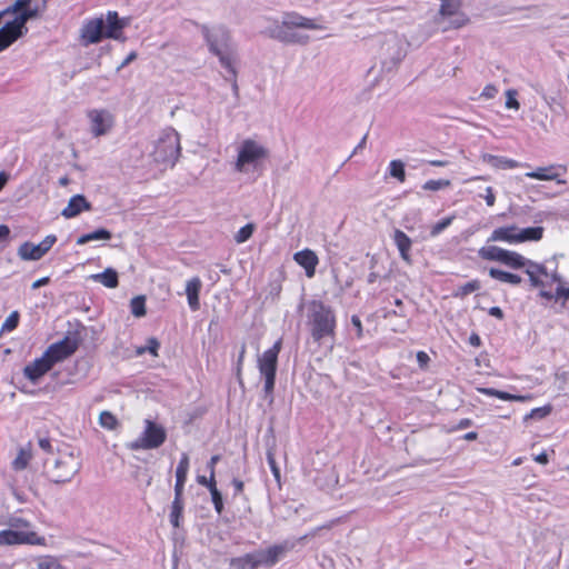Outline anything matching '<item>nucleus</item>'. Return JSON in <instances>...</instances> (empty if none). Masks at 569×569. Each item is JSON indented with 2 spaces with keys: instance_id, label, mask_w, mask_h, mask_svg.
<instances>
[{
  "instance_id": "obj_37",
  "label": "nucleus",
  "mask_w": 569,
  "mask_h": 569,
  "mask_svg": "<svg viewBox=\"0 0 569 569\" xmlns=\"http://www.w3.org/2000/svg\"><path fill=\"white\" fill-rule=\"evenodd\" d=\"M183 510V501L179 499H174L171 506V512H170V522L173 527H179L180 517L182 515Z\"/></svg>"
},
{
  "instance_id": "obj_48",
  "label": "nucleus",
  "mask_w": 569,
  "mask_h": 569,
  "mask_svg": "<svg viewBox=\"0 0 569 569\" xmlns=\"http://www.w3.org/2000/svg\"><path fill=\"white\" fill-rule=\"evenodd\" d=\"M253 224L252 223H248L246 226H243L236 234V240L237 242H244L246 240H248L251 236H252V232H253Z\"/></svg>"
},
{
  "instance_id": "obj_45",
  "label": "nucleus",
  "mask_w": 569,
  "mask_h": 569,
  "mask_svg": "<svg viewBox=\"0 0 569 569\" xmlns=\"http://www.w3.org/2000/svg\"><path fill=\"white\" fill-rule=\"evenodd\" d=\"M393 240L398 249H409L411 246L410 238L401 230H396Z\"/></svg>"
},
{
  "instance_id": "obj_9",
  "label": "nucleus",
  "mask_w": 569,
  "mask_h": 569,
  "mask_svg": "<svg viewBox=\"0 0 569 569\" xmlns=\"http://www.w3.org/2000/svg\"><path fill=\"white\" fill-rule=\"evenodd\" d=\"M281 349V340H278L272 348L266 350L258 359L260 373L264 377V391L271 395L274 388L278 353Z\"/></svg>"
},
{
  "instance_id": "obj_62",
  "label": "nucleus",
  "mask_w": 569,
  "mask_h": 569,
  "mask_svg": "<svg viewBox=\"0 0 569 569\" xmlns=\"http://www.w3.org/2000/svg\"><path fill=\"white\" fill-rule=\"evenodd\" d=\"M535 461L540 465H547L549 461L548 455L546 452H541L535 457Z\"/></svg>"
},
{
  "instance_id": "obj_30",
  "label": "nucleus",
  "mask_w": 569,
  "mask_h": 569,
  "mask_svg": "<svg viewBox=\"0 0 569 569\" xmlns=\"http://www.w3.org/2000/svg\"><path fill=\"white\" fill-rule=\"evenodd\" d=\"M489 274L501 282H507L511 284H518L521 282V278L515 273H510L497 268H490Z\"/></svg>"
},
{
  "instance_id": "obj_59",
  "label": "nucleus",
  "mask_w": 569,
  "mask_h": 569,
  "mask_svg": "<svg viewBox=\"0 0 569 569\" xmlns=\"http://www.w3.org/2000/svg\"><path fill=\"white\" fill-rule=\"evenodd\" d=\"M49 281H50V279H49L48 277H43V278H41V279L36 280V281L31 284V288H32V289H38V288H40V287H42V286L48 284V283H49Z\"/></svg>"
},
{
  "instance_id": "obj_29",
  "label": "nucleus",
  "mask_w": 569,
  "mask_h": 569,
  "mask_svg": "<svg viewBox=\"0 0 569 569\" xmlns=\"http://www.w3.org/2000/svg\"><path fill=\"white\" fill-rule=\"evenodd\" d=\"M543 234L542 227H528L523 229L518 228V242L540 240Z\"/></svg>"
},
{
  "instance_id": "obj_57",
  "label": "nucleus",
  "mask_w": 569,
  "mask_h": 569,
  "mask_svg": "<svg viewBox=\"0 0 569 569\" xmlns=\"http://www.w3.org/2000/svg\"><path fill=\"white\" fill-rule=\"evenodd\" d=\"M198 482L202 486H206L208 487V489L210 490V483L213 482L216 483V479H214V476L213 475H210V478L207 479L204 476H199L197 478Z\"/></svg>"
},
{
  "instance_id": "obj_31",
  "label": "nucleus",
  "mask_w": 569,
  "mask_h": 569,
  "mask_svg": "<svg viewBox=\"0 0 569 569\" xmlns=\"http://www.w3.org/2000/svg\"><path fill=\"white\" fill-rule=\"evenodd\" d=\"M31 457L32 453L30 448H21L12 461V468L18 471L26 469L31 460Z\"/></svg>"
},
{
  "instance_id": "obj_40",
  "label": "nucleus",
  "mask_w": 569,
  "mask_h": 569,
  "mask_svg": "<svg viewBox=\"0 0 569 569\" xmlns=\"http://www.w3.org/2000/svg\"><path fill=\"white\" fill-rule=\"evenodd\" d=\"M551 410L552 407L550 405L535 408L528 415H526L523 419L525 421H528L529 419H543L550 415Z\"/></svg>"
},
{
  "instance_id": "obj_19",
  "label": "nucleus",
  "mask_w": 569,
  "mask_h": 569,
  "mask_svg": "<svg viewBox=\"0 0 569 569\" xmlns=\"http://www.w3.org/2000/svg\"><path fill=\"white\" fill-rule=\"evenodd\" d=\"M284 551H286V548L283 546H273L266 550L256 551L257 559H258V567L273 566L279 560V558L284 553Z\"/></svg>"
},
{
  "instance_id": "obj_23",
  "label": "nucleus",
  "mask_w": 569,
  "mask_h": 569,
  "mask_svg": "<svg viewBox=\"0 0 569 569\" xmlns=\"http://www.w3.org/2000/svg\"><path fill=\"white\" fill-rule=\"evenodd\" d=\"M201 290V281L199 278L190 279L186 284V295L191 310L196 311L200 308L199 292Z\"/></svg>"
},
{
  "instance_id": "obj_21",
  "label": "nucleus",
  "mask_w": 569,
  "mask_h": 569,
  "mask_svg": "<svg viewBox=\"0 0 569 569\" xmlns=\"http://www.w3.org/2000/svg\"><path fill=\"white\" fill-rule=\"evenodd\" d=\"M481 159L483 162L490 164L495 169L506 170V169H516V168H520V167L525 166L517 160L509 159L506 157H500V156H493L490 153H483L481 156Z\"/></svg>"
},
{
  "instance_id": "obj_1",
  "label": "nucleus",
  "mask_w": 569,
  "mask_h": 569,
  "mask_svg": "<svg viewBox=\"0 0 569 569\" xmlns=\"http://www.w3.org/2000/svg\"><path fill=\"white\" fill-rule=\"evenodd\" d=\"M483 259L496 260L512 269H525L535 287L545 288L560 281L556 273H548L541 264L532 262L516 251H480Z\"/></svg>"
},
{
  "instance_id": "obj_42",
  "label": "nucleus",
  "mask_w": 569,
  "mask_h": 569,
  "mask_svg": "<svg viewBox=\"0 0 569 569\" xmlns=\"http://www.w3.org/2000/svg\"><path fill=\"white\" fill-rule=\"evenodd\" d=\"M99 421L103 428H107L109 430H113L118 426L117 418L109 411L101 412L100 417H99Z\"/></svg>"
},
{
  "instance_id": "obj_64",
  "label": "nucleus",
  "mask_w": 569,
  "mask_h": 569,
  "mask_svg": "<svg viewBox=\"0 0 569 569\" xmlns=\"http://www.w3.org/2000/svg\"><path fill=\"white\" fill-rule=\"evenodd\" d=\"M39 446L41 449L46 450V451H50L51 450V442L48 438H41L39 439Z\"/></svg>"
},
{
  "instance_id": "obj_28",
  "label": "nucleus",
  "mask_w": 569,
  "mask_h": 569,
  "mask_svg": "<svg viewBox=\"0 0 569 569\" xmlns=\"http://www.w3.org/2000/svg\"><path fill=\"white\" fill-rule=\"evenodd\" d=\"M231 566L237 569H256L258 568L257 553H248L246 556L231 560Z\"/></svg>"
},
{
  "instance_id": "obj_4",
  "label": "nucleus",
  "mask_w": 569,
  "mask_h": 569,
  "mask_svg": "<svg viewBox=\"0 0 569 569\" xmlns=\"http://www.w3.org/2000/svg\"><path fill=\"white\" fill-rule=\"evenodd\" d=\"M308 319L310 333L316 342L335 337L336 316L330 307L320 301L310 302Z\"/></svg>"
},
{
  "instance_id": "obj_49",
  "label": "nucleus",
  "mask_w": 569,
  "mask_h": 569,
  "mask_svg": "<svg viewBox=\"0 0 569 569\" xmlns=\"http://www.w3.org/2000/svg\"><path fill=\"white\" fill-rule=\"evenodd\" d=\"M453 219H455L453 216L447 217V218L441 219L437 223H435L431 228V234L432 236L439 234L441 231H443L447 227H449L451 224Z\"/></svg>"
},
{
  "instance_id": "obj_41",
  "label": "nucleus",
  "mask_w": 569,
  "mask_h": 569,
  "mask_svg": "<svg viewBox=\"0 0 569 569\" xmlns=\"http://www.w3.org/2000/svg\"><path fill=\"white\" fill-rule=\"evenodd\" d=\"M450 184V180L447 179L428 180L422 184V189L427 191H438L448 188Z\"/></svg>"
},
{
  "instance_id": "obj_10",
  "label": "nucleus",
  "mask_w": 569,
  "mask_h": 569,
  "mask_svg": "<svg viewBox=\"0 0 569 569\" xmlns=\"http://www.w3.org/2000/svg\"><path fill=\"white\" fill-rule=\"evenodd\" d=\"M11 545L44 546L46 538L34 531H14L11 528L0 531V546Z\"/></svg>"
},
{
  "instance_id": "obj_5",
  "label": "nucleus",
  "mask_w": 569,
  "mask_h": 569,
  "mask_svg": "<svg viewBox=\"0 0 569 569\" xmlns=\"http://www.w3.org/2000/svg\"><path fill=\"white\" fill-rule=\"evenodd\" d=\"M181 152L180 138L173 129L166 130L158 139L152 152L153 160L172 168L178 161Z\"/></svg>"
},
{
  "instance_id": "obj_22",
  "label": "nucleus",
  "mask_w": 569,
  "mask_h": 569,
  "mask_svg": "<svg viewBox=\"0 0 569 569\" xmlns=\"http://www.w3.org/2000/svg\"><path fill=\"white\" fill-rule=\"evenodd\" d=\"M90 203L87 199L81 194H76L71 197L68 202V206L62 210V216L66 218H73L81 213L84 210L90 209Z\"/></svg>"
},
{
  "instance_id": "obj_25",
  "label": "nucleus",
  "mask_w": 569,
  "mask_h": 569,
  "mask_svg": "<svg viewBox=\"0 0 569 569\" xmlns=\"http://www.w3.org/2000/svg\"><path fill=\"white\" fill-rule=\"evenodd\" d=\"M490 239L493 241H505L508 243H517L518 242V227L507 226V227L497 228L493 230Z\"/></svg>"
},
{
  "instance_id": "obj_43",
  "label": "nucleus",
  "mask_w": 569,
  "mask_h": 569,
  "mask_svg": "<svg viewBox=\"0 0 569 569\" xmlns=\"http://www.w3.org/2000/svg\"><path fill=\"white\" fill-rule=\"evenodd\" d=\"M189 470V457L183 453L176 470V479L186 480Z\"/></svg>"
},
{
  "instance_id": "obj_46",
  "label": "nucleus",
  "mask_w": 569,
  "mask_h": 569,
  "mask_svg": "<svg viewBox=\"0 0 569 569\" xmlns=\"http://www.w3.org/2000/svg\"><path fill=\"white\" fill-rule=\"evenodd\" d=\"M19 322V313L18 311H13L9 315L6 321L2 325L1 331H12L17 328Z\"/></svg>"
},
{
  "instance_id": "obj_35",
  "label": "nucleus",
  "mask_w": 569,
  "mask_h": 569,
  "mask_svg": "<svg viewBox=\"0 0 569 569\" xmlns=\"http://www.w3.org/2000/svg\"><path fill=\"white\" fill-rule=\"evenodd\" d=\"M390 176L398 179L400 182L406 180L405 164L400 160H392L389 164Z\"/></svg>"
},
{
  "instance_id": "obj_11",
  "label": "nucleus",
  "mask_w": 569,
  "mask_h": 569,
  "mask_svg": "<svg viewBox=\"0 0 569 569\" xmlns=\"http://www.w3.org/2000/svg\"><path fill=\"white\" fill-rule=\"evenodd\" d=\"M439 14L442 18H452L445 30L459 29L469 22V18L461 11L460 0H442Z\"/></svg>"
},
{
  "instance_id": "obj_14",
  "label": "nucleus",
  "mask_w": 569,
  "mask_h": 569,
  "mask_svg": "<svg viewBox=\"0 0 569 569\" xmlns=\"http://www.w3.org/2000/svg\"><path fill=\"white\" fill-rule=\"evenodd\" d=\"M91 121V131L94 137L106 134L113 126L112 116L106 110H91L88 112Z\"/></svg>"
},
{
  "instance_id": "obj_7",
  "label": "nucleus",
  "mask_w": 569,
  "mask_h": 569,
  "mask_svg": "<svg viewBox=\"0 0 569 569\" xmlns=\"http://www.w3.org/2000/svg\"><path fill=\"white\" fill-rule=\"evenodd\" d=\"M144 428L141 435L131 442L127 443L130 450H152L161 447L167 439V431L163 426L151 419L143 421Z\"/></svg>"
},
{
  "instance_id": "obj_50",
  "label": "nucleus",
  "mask_w": 569,
  "mask_h": 569,
  "mask_svg": "<svg viewBox=\"0 0 569 569\" xmlns=\"http://www.w3.org/2000/svg\"><path fill=\"white\" fill-rule=\"evenodd\" d=\"M480 288V283L477 280H472L470 282L465 283L458 289L457 295L465 297Z\"/></svg>"
},
{
  "instance_id": "obj_53",
  "label": "nucleus",
  "mask_w": 569,
  "mask_h": 569,
  "mask_svg": "<svg viewBox=\"0 0 569 569\" xmlns=\"http://www.w3.org/2000/svg\"><path fill=\"white\" fill-rule=\"evenodd\" d=\"M560 298H562L565 301L569 300V286L568 287L559 286L557 288L555 299H560Z\"/></svg>"
},
{
  "instance_id": "obj_24",
  "label": "nucleus",
  "mask_w": 569,
  "mask_h": 569,
  "mask_svg": "<svg viewBox=\"0 0 569 569\" xmlns=\"http://www.w3.org/2000/svg\"><path fill=\"white\" fill-rule=\"evenodd\" d=\"M480 393L497 397L501 400L506 401H519V402H526L532 399L531 395H512L509 392L500 391L493 388H478L477 389Z\"/></svg>"
},
{
  "instance_id": "obj_56",
  "label": "nucleus",
  "mask_w": 569,
  "mask_h": 569,
  "mask_svg": "<svg viewBox=\"0 0 569 569\" xmlns=\"http://www.w3.org/2000/svg\"><path fill=\"white\" fill-rule=\"evenodd\" d=\"M351 323L356 327L357 329V336L358 338H361L362 337V325H361V320L358 316H352L351 317Z\"/></svg>"
},
{
  "instance_id": "obj_58",
  "label": "nucleus",
  "mask_w": 569,
  "mask_h": 569,
  "mask_svg": "<svg viewBox=\"0 0 569 569\" xmlns=\"http://www.w3.org/2000/svg\"><path fill=\"white\" fill-rule=\"evenodd\" d=\"M232 486L234 487V496L237 495H241L242 491H243V488H244V483L242 480L240 479H233L232 480Z\"/></svg>"
},
{
  "instance_id": "obj_17",
  "label": "nucleus",
  "mask_w": 569,
  "mask_h": 569,
  "mask_svg": "<svg viewBox=\"0 0 569 569\" xmlns=\"http://www.w3.org/2000/svg\"><path fill=\"white\" fill-rule=\"evenodd\" d=\"M52 368L50 360L43 355L24 367L23 373L32 382H37L39 378L46 375Z\"/></svg>"
},
{
  "instance_id": "obj_8",
  "label": "nucleus",
  "mask_w": 569,
  "mask_h": 569,
  "mask_svg": "<svg viewBox=\"0 0 569 569\" xmlns=\"http://www.w3.org/2000/svg\"><path fill=\"white\" fill-rule=\"evenodd\" d=\"M207 41L209 50L219 58L222 67L231 73L233 86L237 88V70L234 68L233 56L229 50V32L227 30H220L219 32L208 34Z\"/></svg>"
},
{
  "instance_id": "obj_15",
  "label": "nucleus",
  "mask_w": 569,
  "mask_h": 569,
  "mask_svg": "<svg viewBox=\"0 0 569 569\" xmlns=\"http://www.w3.org/2000/svg\"><path fill=\"white\" fill-rule=\"evenodd\" d=\"M104 22H107V26L103 24V31L107 39H114V40H124L122 37L123 29L127 26V21L124 19H121L117 11H108L106 13Z\"/></svg>"
},
{
  "instance_id": "obj_39",
  "label": "nucleus",
  "mask_w": 569,
  "mask_h": 569,
  "mask_svg": "<svg viewBox=\"0 0 569 569\" xmlns=\"http://www.w3.org/2000/svg\"><path fill=\"white\" fill-rule=\"evenodd\" d=\"M209 491L211 493V499H212V502H213L216 511L219 515H221V512L223 510V500H222L221 492L218 490L216 483H213V482L210 483V490Z\"/></svg>"
},
{
  "instance_id": "obj_13",
  "label": "nucleus",
  "mask_w": 569,
  "mask_h": 569,
  "mask_svg": "<svg viewBox=\"0 0 569 569\" xmlns=\"http://www.w3.org/2000/svg\"><path fill=\"white\" fill-rule=\"evenodd\" d=\"M103 17L87 20L81 28V40L84 44H93L106 38L103 31Z\"/></svg>"
},
{
  "instance_id": "obj_63",
  "label": "nucleus",
  "mask_w": 569,
  "mask_h": 569,
  "mask_svg": "<svg viewBox=\"0 0 569 569\" xmlns=\"http://www.w3.org/2000/svg\"><path fill=\"white\" fill-rule=\"evenodd\" d=\"M489 315L490 316H493L498 319H502L503 318V312L502 310L499 308V307H492L489 309Z\"/></svg>"
},
{
  "instance_id": "obj_34",
  "label": "nucleus",
  "mask_w": 569,
  "mask_h": 569,
  "mask_svg": "<svg viewBox=\"0 0 569 569\" xmlns=\"http://www.w3.org/2000/svg\"><path fill=\"white\" fill-rule=\"evenodd\" d=\"M38 569H67L61 562L52 556L40 557L37 561Z\"/></svg>"
},
{
  "instance_id": "obj_6",
  "label": "nucleus",
  "mask_w": 569,
  "mask_h": 569,
  "mask_svg": "<svg viewBox=\"0 0 569 569\" xmlns=\"http://www.w3.org/2000/svg\"><path fill=\"white\" fill-rule=\"evenodd\" d=\"M268 157L269 150L263 144L252 139H244L238 148L234 169L238 172H244L248 167L257 168Z\"/></svg>"
},
{
  "instance_id": "obj_44",
  "label": "nucleus",
  "mask_w": 569,
  "mask_h": 569,
  "mask_svg": "<svg viewBox=\"0 0 569 569\" xmlns=\"http://www.w3.org/2000/svg\"><path fill=\"white\" fill-rule=\"evenodd\" d=\"M9 527L14 531H32L30 522L23 518H11Z\"/></svg>"
},
{
  "instance_id": "obj_38",
  "label": "nucleus",
  "mask_w": 569,
  "mask_h": 569,
  "mask_svg": "<svg viewBox=\"0 0 569 569\" xmlns=\"http://www.w3.org/2000/svg\"><path fill=\"white\" fill-rule=\"evenodd\" d=\"M159 347H160V343L156 338H149L147 340V346L138 347L136 350V353L138 356H141L144 352H150L152 356L157 357Z\"/></svg>"
},
{
  "instance_id": "obj_2",
  "label": "nucleus",
  "mask_w": 569,
  "mask_h": 569,
  "mask_svg": "<svg viewBox=\"0 0 569 569\" xmlns=\"http://www.w3.org/2000/svg\"><path fill=\"white\" fill-rule=\"evenodd\" d=\"M81 467L80 455L64 447L46 458L43 476L54 485H66L71 482L76 475L79 473Z\"/></svg>"
},
{
  "instance_id": "obj_16",
  "label": "nucleus",
  "mask_w": 569,
  "mask_h": 569,
  "mask_svg": "<svg viewBox=\"0 0 569 569\" xmlns=\"http://www.w3.org/2000/svg\"><path fill=\"white\" fill-rule=\"evenodd\" d=\"M286 29L301 28L308 30H322L325 27L316 19L303 17L297 12H287L283 17L282 24Z\"/></svg>"
},
{
  "instance_id": "obj_18",
  "label": "nucleus",
  "mask_w": 569,
  "mask_h": 569,
  "mask_svg": "<svg viewBox=\"0 0 569 569\" xmlns=\"http://www.w3.org/2000/svg\"><path fill=\"white\" fill-rule=\"evenodd\" d=\"M559 168L555 164L548 167H539L533 171H529L526 173L527 178L536 179V180H556L558 183H566L565 180L559 179L561 173L559 172Z\"/></svg>"
},
{
  "instance_id": "obj_12",
  "label": "nucleus",
  "mask_w": 569,
  "mask_h": 569,
  "mask_svg": "<svg viewBox=\"0 0 569 569\" xmlns=\"http://www.w3.org/2000/svg\"><path fill=\"white\" fill-rule=\"evenodd\" d=\"M78 348V342L71 338L51 345L44 352L46 357L50 360L52 366L59 361L70 357Z\"/></svg>"
},
{
  "instance_id": "obj_51",
  "label": "nucleus",
  "mask_w": 569,
  "mask_h": 569,
  "mask_svg": "<svg viewBox=\"0 0 569 569\" xmlns=\"http://www.w3.org/2000/svg\"><path fill=\"white\" fill-rule=\"evenodd\" d=\"M47 251H18V254L23 261L40 260Z\"/></svg>"
},
{
  "instance_id": "obj_52",
  "label": "nucleus",
  "mask_w": 569,
  "mask_h": 569,
  "mask_svg": "<svg viewBox=\"0 0 569 569\" xmlns=\"http://www.w3.org/2000/svg\"><path fill=\"white\" fill-rule=\"evenodd\" d=\"M184 482H186V480L176 479L174 499L182 500Z\"/></svg>"
},
{
  "instance_id": "obj_60",
  "label": "nucleus",
  "mask_w": 569,
  "mask_h": 569,
  "mask_svg": "<svg viewBox=\"0 0 569 569\" xmlns=\"http://www.w3.org/2000/svg\"><path fill=\"white\" fill-rule=\"evenodd\" d=\"M220 460V456H212L210 461L208 462V469L210 470V475L214 476V466Z\"/></svg>"
},
{
  "instance_id": "obj_61",
  "label": "nucleus",
  "mask_w": 569,
  "mask_h": 569,
  "mask_svg": "<svg viewBox=\"0 0 569 569\" xmlns=\"http://www.w3.org/2000/svg\"><path fill=\"white\" fill-rule=\"evenodd\" d=\"M417 360H418L420 366H426L427 362L429 361V357H428V355L426 352L419 351L417 353Z\"/></svg>"
},
{
  "instance_id": "obj_26",
  "label": "nucleus",
  "mask_w": 569,
  "mask_h": 569,
  "mask_svg": "<svg viewBox=\"0 0 569 569\" xmlns=\"http://www.w3.org/2000/svg\"><path fill=\"white\" fill-rule=\"evenodd\" d=\"M290 29L283 28V26L279 27L273 31L272 37L289 43H307L309 41V36H299L297 33L290 32Z\"/></svg>"
},
{
  "instance_id": "obj_33",
  "label": "nucleus",
  "mask_w": 569,
  "mask_h": 569,
  "mask_svg": "<svg viewBox=\"0 0 569 569\" xmlns=\"http://www.w3.org/2000/svg\"><path fill=\"white\" fill-rule=\"evenodd\" d=\"M56 242L57 237L54 234H49L38 244L26 241L19 249H51Z\"/></svg>"
},
{
  "instance_id": "obj_54",
  "label": "nucleus",
  "mask_w": 569,
  "mask_h": 569,
  "mask_svg": "<svg viewBox=\"0 0 569 569\" xmlns=\"http://www.w3.org/2000/svg\"><path fill=\"white\" fill-rule=\"evenodd\" d=\"M485 200L487 206L492 207L496 202V196L492 187L486 188Z\"/></svg>"
},
{
  "instance_id": "obj_27",
  "label": "nucleus",
  "mask_w": 569,
  "mask_h": 569,
  "mask_svg": "<svg viewBox=\"0 0 569 569\" xmlns=\"http://www.w3.org/2000/svg\"><path fill=\"white\" fill-rule=\"evenodd\" d=\"M90 279L107 288H116L118 286V273L111 268L106 269L103 272L91 274Z\"/></svg>"
},
{
  "instance_id": "obj_47",
  "label": "nucleus",
  "mask_w": 569,
  "mask_h": 569,
  "mask_svg": "<svg viewBox=\"0 0 569 569\" xmlns=\"http://www.w3.org/2000/svg\"><path fill=\"white\" fill-rule=\"evenodd\" d=\"M267 461H268V465L270 466V469H271L272 475L274 476L276 480L280 481V469L277 466L273 449H269L267 451Z\"/></svg>"
},
{
  "instance_id": "obj_36",
  "label": "nucleus",
  "mask_w": 569,
  "mask_h": 569,
  "mask_svg": "<svg viewBox=\"0 0 569 569\" xmlns=\"http://www.w3.org/2000/svg\"><path fill=\"white\" fill-rule=\"evenodd\" d=\"M146 299L143 296H138L131 299L130 307H131V313L134 317H143L146 315Z\"/></svg>"
},
{
  "instance_id": "obj_20",
  "label": "nucleus",
  "mask_w": 569,
  "mask_h": 569,
  "mask_svg": "<svg viewBox=\"0 0 569 569\" xmlns=\"http://www.w3.org/2000/svg\"><path fill=\"white\" fill-rule=\"evenodd\" d=\"M293 259L306 270L307 277H313L318 264V257L315 251H296Z\"/></svg>"
},
{
  "instance_id": "obj_3",
  "label": "nucleus",
  "mask_w": 569,
  "mask_h": 569,
  "mask_svg": "<svg viewBox=\"0 0 569 569\" xmlns=\"http://www.w3.org/2000/svg\"><path fill=\"white\" fill-rule=\"evenodd\" d=\"M47 0H37L32 9H28L21 14L16 16L12 21L7 22L0 29V52L28 32L26 23L30 19L39 18L47 10Z\"/></svg>"
},
{
  "instance_id": "obj_32",
  "label": "nucleus",
  "mask_w": 569,
  "mask_h": 569,
  "mask_svg": "<svg viewBox=\"0 0 569 569\" xmlns=\"http://www.w3.org/2000/svg\"><path fill=\"white\" fill-rule=\"evenodd\" d=\"M111 238V234L108 230L106 229H99V230H96V231H92V232H89V233H86L83 236H81L78 240H77V244H84L87 243L88 241H92V240H107V239H110Z\"/></svg>"
},
{
  "instance_id": "obj_55",
  "label": "nucleus",
  "mask_w": 569,
  "mask_h": 569,
  "mask_svg": "<svg viewBox=\"0 0 569 569\" xmlns=\"http://www.w3.org/2000/svg\"><path fill=\"white\" fill-rule=\"evenodd\" d=\"M10 237V228L7 224H0V243L8 241Z\"/></svg>"
}]
</instances>
